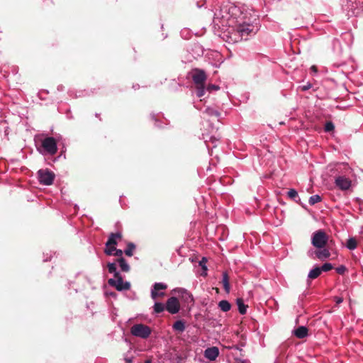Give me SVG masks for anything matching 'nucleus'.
Returning <instances> with one entry per match:
<instances>
[{
  "label": "nucleus",
  "mask_w": 363,
  "mask_h": 363,
  "mask_svg": "<svg viewBox=\"0 0 363 363\" xmlns=\"http://www.w3.org/2000/svg\"><path fill=\"white\" fill-rule=\"evenodd\" d=\"M191 78L196 85H202L206 80V74L203 70L195 69L192 71Z\"/></svg>",
  "instance_id": "obj_9"
},
{
  "label": "nucleus",
  "mask_w": 363,
  "mask_h": 363,
  "mask_svg": "<svg viewBox=\"0 0 363 363\" xmlns=\"http://www.w3.org/2000/svg\"><path fill=\"white\" fill-rule=\"evenodd\" d=\"M38 177L40 184L50 186L52 184L55 174L48 169H40L38 172Z\"/></svg>",
  "instance_id": "obj_7"
},
{
  "label": "nucleus",
  "mask_w": 363,
  "mask_h": 363,
  "mask_svg": "<svg viewBox=\"0 0 363 363\" xmlns=\"http://www.w3.org/2000/svg\"><path fill=\"white\" fill-rule=\"evenodd\" d=\"M342 302V298H336V303H337L339 304V303H340Z\"/></svg>",
  "instance_id": "obj_43"
},
{
  "label": "nucleus",
  "mask_w": 363,
  "mask_h": 363,
  "mask_svg": "<svg viewBox=\"0 0 363 363\" xmlns=\"http://www.w3.org/2000/svg\"><path fill=\"white\" fill-rule=\"evenodd\" d=\"M41 147L46 153L54 155L57 152V141L52 137H46L41 140Z\"/></svg>",
  "instance_id": "obj_6"
},
{
  "label": "nucleus",
  "mask_w": 363,
  "mask_h": 363,
  "mask_svg": "<svg viewBox=\"0 0 363 363\" xmlns=\"http://www.w3.org/2000/svg\"><path fill=\"white\" fill-rule=\"evenodd\" d=\"M165 308V306L160 302H155L153 306V310L155 313H162L164 311Z\"/></svg>",
  "instance_id": "obj_25"
},
{
  "label": "nucleus",
  "mask_w": 363,
  "mask_h": 363,
  "mask_svg": "<svg viewBox=\"0 0 363 363\" xmlns=\"http://www.w3.org/2000/svg\"><path fill=\"white\" fill-rule=\"evenodd\" d=\"M287 195L290 199H296L298 197V192L295 189H291L288 191Z\"/></svg>",
  "instance_id": "obj_33"
},
{
  "label": "nucleus",
  "mask_w": 363,
  "mask_h": 363,
  "mask_svg": "<svg viewBox=\"0 0 363 363\" xmlns=\"http://www.w3.org/2000/svg\"><path fill=\"white\" fill-rule=\"evenodd\" d=\"M321 201V197L318 195V194H315V195H313L311 196L310 198H309V203L310 205H314L318 202H320Z\"/></svg>",
  "instance_id": "obj_30"
},
{
  "label": "nucleus",
  "mask_w": 363,
  "mask_h": 363,
  "mask_svg": "<svg viewBox=\"0 0 363 363\" xmlns=\"http://www.w3.org/2000/svg\"><path fill=\"white\" fill-rule=\"evenodd\" d=\"M336 186L341 190H347L351 186V181L345 177H338L335 179Z\"/></svg>",
  "instance_id": "obj_13"
},
{
  "label": "nucleus",
  "mask_w": 363,
  "mask_h": 363,
  "mask_svg": "<svg viewBox=\"0 0 363 363\" xmlns=\"http://www.w3.org/2000/svg\"><path fill=\"white\" fill-rule=\"evenodd\" d=\"M311 71L313 74H316V73L318 72L317 67H316V66H315V65L311 66Z\"/></svg>",
  "instance_id": "obj_41"
},
{
  "label": "nucleus",
  "mask_w": 363,
  "mask_h": 363,
  "mask_svg": "<svg viewBox=\"0 0 363 363\" xmlns=\"http://www.w3.org/2000/svg\"><path fill=\"white\" fill-rule=\"evenodd\" d=\"M219 308L223 312H228L231 308V305L229 301L226 300H222L218 303Z\"/></svg>",
  "instance_id": "obj_21"
},
{
  "label": "nucleus",
  "mask_w": 363,
  "mask_h": 363,
  "mask_svg": "<svg viewBox=\"0 0 363 363\" xmlns=\"http://www.w3.org/2000/svg\"><path fill=\"white\" fill-rule=\"evenodd\" d=\"M219 354V350L216 347H208L205 350L204 356L206 359L213 361Z\"/></svg>",
  "instance_id": "obj_14"
},
{
  "label": "nucleus",
  "mask_w": 363,
  "mask_h": 363,
  "mask_svg": "<svg viewBox=\"0 0 363 363\" xmlns=\"http://www.w3.org/2000/svg\"><path fill=\"white\" fill-rule=\"evenodd\" d=\"M145 363H152V361L150 359H147L145 362Z\"/></svg>",
  "instance_id": "obj_45"
},
{
  "label": "nucleus",
  "mask_w": 363,
  "mask_h": 363,
  "mask_svg": "<svg viewBox=\"0 0 363 363\" xmlns=\"http://www.w3.org/2000/svg\"><path fill=\"white\" fill-rule=\"evenodd\" d=\"M346 247L350 250H353L357 247V241L354 238H350L347 240Z\"/></svg>",
  "instance_id": "obj_26"
},
{
  "label": "nucleus",
  "mask_w": 363,
  "mask_h": 363,
  "mask_svg": "<svg viewBox=\"0 0 363 363\" xmlns=\"http://www.w3.org/2000/svg\"><path fill=\"white\" fill-rule=\"evenodd\" d=\"M106 294L108 296H111L114 297V298L116 297V294L115 292H110V293L106 292Z\"/></svg>",
  "instance_id": "obj_42"
},
{
  "label": "nucleus",
  "mask_w": 363,
  "mask_h": 363,
  "mask_svg": "<svg viewBox=\"0 0 363 363\" xmlns=\"http://www.w3.org/2000/svg\"><path fill=\"white\" fill-rule=\"evenodd\" d=\"M205 113H206L209 116H214L217 118L218 119L220 116V113L217 110H215L213 108L208 107L205 110Z\"/></svg>",
  "instance_id": "obj_24"
},
{
  "label": "nucleus",
  "mask_w": 363,
  "mask_h": 363,
  "mask_svg": "<svg viewBox=\"0 0 363 363\" xmlns=\"http://www.w3.org/2000/svg\"><path fill=\"white\" fill-rule=\"evenodd\" d=\"M205 86L204 84L202 85H196V96L198 97H201L205 94Z\"/></svg>",
  "instance_id": "obj_29"
},
{
  "label": "nucleus",
  "mask_w": 363,
  "mask_h": 363,
  "mask_svg": "<svg viewBox=\"0 0 363 363\" xmlns=\"http://www.w3.org/2000/svg\"><path fill=\"white\" fill-rule=\"evenodd\" d=\"M328 240V236L323 230L315 231L311 236V244L317 249L325 247Z\"/></svg>",
  "instance_id": "obj_4"
},
{
  "label": "nucleus",
  "mask_w": 363,
  "mask_h": 363,
  "mask_svg": "<svg viewBox=\"0 0 363 363\" xmlns=\"http://www.w3.org/2000/svg\"><path fill=\"white\" fill-rule=\"evenodd\" d=\"M135 248V246L133 243L130 242L128 244L126 249L124 250V253L128 256L131 257L133 255V250Z\"/></svg>",
  "instance_id": "obj_27"
},
{
  "label": "nucleus",
  "mask_w": 363,
  "mask_h": 363,
  "mask_svg": "<svg viewBox=\"0 0 363 363\" xmlns=\"http://www.w3.org/2000/svg\"><path fill=\"white\" fill-rule=\"evenodd\" d=\"M222 283L225 291L228 293L230 291V284L228 275L226 272L223 273Z\"/></svg>",
  "instance_id": "obj_23"
},
{
  "label": "nucleus",
  "mask_w": 363,
  "mask_h": 363,
  "mask_svg": "<svg viewBox=\"0 0 363 363\" xmlns=\"http://www.w3.org/2000/svg\"><path fill=\"white\" fill-rule=\"evenodd\" d=\"M335 128L334 124L332 122L326 123L325 125V130L327 132L332 131Z\"/></svg>",
  "instance_id": "obj_34"
},
{
  "label": "nucleus",
  "mask_w": 363,
  "mask_h": 363,
  "mask_svg": "<svg viewBox=\"0 0 363 363\" xmlns=\"http://www.w3.org/2000/svg\"><path fill=\"white\" fill-rule=\"evenodd\" d=\"M180 33H181V36L182 38L188 39V38H191L193 32L189 28H184L182 29Z\"/></svg>",
  "instance_id": "obj_28"
},
{
  "label": "nucleus",
  "mask_w": 363,
  "mask_h": 363,
  "mask_svg": "<svg viewBox=\"0 0 363 363\" xmlns=\"http://www.w3.org/2000/svg\"><path fill=\"white\" fill-rule=\"evenodd\" d=\"M321 274V269L320 267H315L313 268L308 274V278L311 279H314L318 277Z\"/></svg>",
  "instance_id": "obj_19"
},
{
  "label": "nucleus",
  "mask_w": 363,
  "mask_h": 363,
  "mask_svg": "<svg viewBox=\"0 0 363 363\" xmlns=\"http://www.w3.org/2000/svg\"><path fill=\"white\" fill-rule=\"evenodd\" d=\"M108 272L113 274V278L109 279L108 281L111 286L114 287L118 291L129 290L130 288V283L129 281H124L122 276L117 271L116 263H108L107 265Z\"/></svg>",
  "instance_id": "obj_2"
},
{
  "label": "nucleus",
  "mask_w": 363,
  "mask_h": 363,
  "mask_svg": "<svg viewBox=\"0 0 363 363\" xmlns=\"http://www.w3.org/2000/svg\"><path fill=\"white\" fill-rule=\"evenodd\" d=\"M202 138L204 140V143L208 151L210 150H212L214 147H216L219 141V138L216 136L215 135H210L208 134L203 133Z\"/></svg>",
  "instance_id": "obj_10"
},
{
  "label": "nucleus",
  "mask_w": 363,
  "mask_h": 363,
  "mask_svg": "<svg viewBox=\"0 0 363 363\" xmlns=\"http://www.w3.org/2000/svg\"><path fill=\"white\" fill-rule=\"evenodd\" d=\"M236 303L238 308L239 313L242 315H244L247 312V306L245 305L242 298H238L236 301Z\"/></svg>",
  "instance_id": "obj_20"
},
{
  "label": "nucleus",
  "mask_w": 363,
  "mask_h": 363,
  "mask_svg": "<svg viewBox=\"0 0 363 363\" xmlns=\"http://www.w3.org/2000/svg\"><path fill=\"white\" fill-rule=\"evenodd\" d=\"M316 257L321 260L327 259L330 257V253L328 249L322 248L315 252Z\"/></svg>",
  "instance_id": "obj_18"
},
{
  "label": "nucleus",
  "mask_w": 363,
  "mask_h": 363,
  "mask_svg": "<svg viewBox=\"0 0 363 363\" xmlns=\"http://www.w3.org/2000/svg\"><path fill=\"white\" fill-rule=\"evenodd\" d=\"M194 35H199L198 33H195Z\"/></svg>",
  "instance_id": "obj_46"
},
{
  "label": "nucleus",
  "mask_w": 363,
  "mask_h": 363,
  "mask_svg": "<svg viewBox=\"0 0 363 363\" xmlns=\"http://www.w3.org/2000/svg\"><path fill=\"white\" fill-rule=\"evenodd\" d=\"M294 334L298 338H304L308 335V329L305 326H299L294 331Z\"/></svg>",
  "instance_id": "obj_15"
},
{
  "label": "nucleus",
  "mask_w": 363,
  "mask_h": 363,
  "mask_svg": "<svg viewBox=\"0 0 363 363\" xmlns=\"http://www.w3.org/2000/svg\"><path fill=\"white\" fill-rule=\"evenodd\" d=\"M206 262L207 260L205 257H203L202 259L199 262V265L204 271L207 270V267L206 265Z\"/></svg>",
  "instance_id": "obj_36"
},
{
  "label": "nucleus",
  "mask_w": 363,
  "mask_h": 363,
  "mask_svg": "<svg viewBox=\"0 0 363 363\" xmlns=\"http://www.w3.org/2000/svg\"><path fill=\"white\" fill-rule=\"evenodd\" d=\"M178 296L186 303H194L192 294L184 288H178L174 289Z\"/></svg>",
  "instance_id": "obj_12"
},
{
  "label": "nucleus",
  "mask_w": 363,
  "mask_h": 363,
  "mask_svg": "<svg viewBox=\"0 0 363 363\" xmlns=\"http://www.w3.org/2000/svg\"><path fill=\"white\" fill-rule=\"evenodd\" d=\"M122 238V235L121 233H111L108 237V239L106 243V245H116L117 244V240H120Z\"/></svg>",
  "instance_id": "obj_16"
},
{
  "label": "nucleus",
  "mask_w": 363,
  "mask_h": 363,
  "mask_svg": "<svg viewBox=\"0 0 363 363\" xmlns=\"http://www.w3.org/2000/svg\"><path fill=\"white\" fill-rule=\"evenodd\" d=\"M152 118L153 120H155V125L156 126H157V127H160V125H158V124L157 123V120L155 118V115H152Z\"/></svg>",
  "instance_id": "obj_44"
},
{
  "label": "nucleus",
  "mask_w": 363,
  "mask_h": 363,
  "mask_svg": "<svg viewBox=\"0 0 363 363\" xmlns=\"http://www.w3.org/2000/svg\"><path fill=\"white\" fill-rule=\"evenodd\" d=\"M130 333L133 336L146 339L151 334V329L144 324H135L131 327Z\"/></svg>",
  "instance_id": "obj_5"
},
{
  "label": "nucleus",
  "mask_w": 363,
  "mask_h": 363,
  "mask_svg": "<svg viewBox=\"0 0 363 363\" xmlns=\"http://www.w3.org/2000/svg\"><path fill=\"white\" fill-rule=\"evenodd\" d=\"M311 87H312V84H311V83L308 82V83H307L306 84H305V85L300 86L298 87V89H301V91H307V90L310 89Z\"/></svg>",
  "instance_id": "obj_35"
},
{
  "label": "nucleus",
  "mask_w": 363,
  "mask_h": 363,
  "mask_svg": "<svg viewBox=\"0 0 363 363\" xmlns=\"http://www.w3.org/2000/svg\"><path fill=\"white\" fill-rule=\"evenodd\" d=\"M342 7L347 12V16H358L360 11H363V0H347V3L342 4Z\"/></svg>",
  "instance_id": "obj_3"
},
{
  "label": "nucleus",
  "mask_w": 363,
  "mask_h": 363,
  "mask_svg": "<svg viewBox=\"0 0 363 363\" xmlns=\"http://www.w3.org/2000/svg\"><path fill=\"white\" fill-rule=\"evenodd\" d=\"M166 309L171 314H176L180 309L179 303L176 297L168 298L166 303Z\"/></svg>",
  "instance_id": "obj_11"
},
{
  "label": "nucleus",
  "mask_w": 363,
  "mask_h": 363,
  "mask_svg": "<svg viewBox=\"0 0 363 363\" xmlns=\"http://www.w3.org/2000/svg\"><path fill=\"white\" fill-rule=\"evenodd\" d=\"M219 86L214 84H211L207 86V90L211 91V90H218Z\"/></svg>",
  "instance_id": "obj_39"
},
{
  "label": "nucleus",
  "mask_w": 363,
  "mask_h": 363,
  "mask_svg": "<svg viewBox=\"0 0 363 363\" xmlns=\"http://www.w3.org/2000/svg\"><path fill=\"white\" fill-rule=\"evenodd\" d=\"M336 272L340 274H343L346 271V267L344 265H341L335 269Z\"/></svg>",
  "instance_id": "obj_37"
},
{
  "label": "nucleus",
  "mask_w": 363,
  "mask_h": 363,
  "mask_svg": "<svg viewBox=\"0 0 363 363\" xmlns=\"http://www.w3.org/2000/svg\"><path fill=\"white\" fill-rule=\"evenodd\" d=\"M258 30V24H213L215 34L229 43L247 40Z\"/></svg>",
  "instance_id": "obj_1"
},
{
  "label": "nucleus",
  "mask_w": 363,
  "mask_h": 363,
  "mask_svg": "<svg viewBox=\"0 0 363 363\" xmlns=\"http://www.w3.org/2000/svg\"><path fill=\"white\" fill-rule=\"evenodd\" d=\"M115 263L118 264L122 272H128L130 271V265L128 264L127 261L123 257L118 258L116 260V262H115Z\"/></svg>",
  "instance_id": "obj_17"
},
{
  "label": "nucleus",
  "mask_w": 363,
  "mask_h": 363,
  "mask_svg": "<svg viewBox=\"0 0 363 363\" xmlns=\"http://www.w3.org/2000/svg\"><path fill=\"white\" fill-rule=\"evenodd\" d=\"M167 288V284L162 282H156L151 289V298L156 300L159 297L164 296V290Z\"/></svg>",
  "instance_id": "obj_8"
},
{
  "label": "nucleus",
  "mask_w": 363,
  "mask_h": 363,
  "mask_svg": "<svg viewBox=\"0 0 363 363\" xmlns=\"http://www.w3.org/2000/svg\"><path fill=\"white\" fill-rule=\"evenodd\" d=\"M123 253V252L121 250L116 248L113 255L121 258V257H122Z\"/></svg>",
  "instance_id": "obj_38"
},
{
  "label": "nucleus",
  "mask_w": 363,
  "mask_h": 363,
  "mask_svg": "<svg viewBox=\"0 0 363 363\" xmlns=\"http://www.w3.org/2000/svg\"><path fill=\"white\" fill-rule=\"evenodd\" d=\"M333 265L330 263H325L320 267L322 272H328L333 269Z\"/></svg>",
  "instance_id": "obj_32"
},
{
  "label": "nucleus",
  "mask_w": 363,
  "mask_h": 363,
  "mask_svg": "<svg viewBox=\"0 0 363 363\" xmlns=\"http://www.w3.org/2000/svg\"><path fill=\"white\" fill-rule=\"evenodd\" d=\"M172 328L174 330L182 333L185 330V324L182 320H177Z\"/></svg>",
  "instance_id": "obj_22"
},
{
  "label": "nucleus",
  "mask_w": 363,
  "mask_h": 363,
  "mask_svg": "<svg viewBox=\"0 0 363 363\" xmlns=\"http://www.w3.org/2000/svg\"><path fill=\"white\" fill-rule=\"evenodd\" d=\"M115 250H116L115 245H106L105 252L106 255H113Z\"/></svg>",
  "instance_id": "obj_31"
},
{
  "label": "nucleus",
  "mask_w": 363,
  "mask_h": 363,
  "mask_svg": "<svg viewBox=\"0 0 363 363\" xmlns=\"http://www.w3.org/2000/svg\"><path fill=\"white\" fill-rule=\"evenodd\" d=\"M133 357H129L128 354H125L124 356V361L126 363H133Z\"/></svg>",
  "instance_id": "obj_40"
}]
</instances>
